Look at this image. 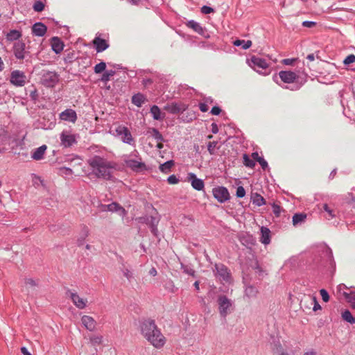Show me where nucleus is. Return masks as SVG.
I'll list each match as a JSON object with an SVG mask.
<instances>
[{"mask_svg":"<svg viewBox=\"0 0 355 355\" xmlns=\"http://www.w3.org/2000/svg\"><path fill=\"white\" fill-rule=\"evenodd\" d=\"M92 173L99 179L106 180H112V170L115 168V164L103 157L94 155L87 160Z\"/></svg>","mask_w":355,"mask_h":355,"instance_id":"f257e3e1","label":"nucleus"},{"mask_svg":"<svg viewBox=\"0 0 355 355\" xmlns=\"http://www.w3.org/2000/svg\"><path fill=\"white\" fill-rule=\"evenodd\" d=\"M141 332L144 337L155 347L160 348L165 343V338L158 329L155 321L145 320L140 325Z\"/></svg>","mask_w":355,"mask_h":355,"instance_id":"f03ea898","label":"nucleus"},{"mask_svg":"<svg viewBox=\"0 0 355 355\" xmlns=\"http://www.w3.org/2000/svg\"><path fill=\"white\" fill-rule=\"evenodd\" d=\"M248 64L251 68H252L254 71L260 74L266 76L270 73V71H263V70H266L268 68L269 64L266 60L262 58L253 55L248 60Z\"/></svg>","mask_w":355,"mask_h":355,"instance_id":"7ed1b4c3","label":"nucleus"},{"mask_svg":"<svg viewBox=\"0 0 355 355\" xmlns=\"http://www.w3.org/2000/svg\"><path fill=\"white\" fill-rule=\"evenodd\" d=\"M220 315L225 318L231 313L233 306V302L225 295H219L217 300Z\"/></svg>","mask_w":355,"mask_h":355,"instance_id":"20e7f679","label":"nucleus"},{"mask_svg":"<svg viewBox=\"0 0 355 355\" xmlns=\"http://www.w3.org/2000/svg\"><path fill=\"white\" fill-rule=\"evenodd\" d=\"M114 136L119 137L123 142L130 145L133 144L134 141L132 135L127 127L118 125L112 130Z\"/></svg>","mask_w":355,"mask_h":355,"instance_id":"39448f33","label":"nucleus"},{"mask_svg":"<svg viewBox=\"0 0 355 355\" xmlns=\"http://www.w3.org/2000/svg\"><path fill=\"white\" fill-rule=\"evenodd\" d=\"M60 76L55 71H44L41 78V83L46 87H53L59 82Z\"/></svg>","mask_w":355,"mask_h":355,"instance_id":"423d86ee","label":"nucleus"},{"mask_svg":"<svg viewBox=\"0 0 355 355\" xmlns=\"http://www.w3.org/2000/svg\"><path fill=\"white\" fill-rule=\"evenodd\" d=\"M215 276L220 282L230 283L231 276L228 268L222 263H216L215 265V270H214Z\"/></svg>","mask_w":355,"mask_h":355,"instance_id":"0eeeda50","label":"nucleus"},{"mask_svg":"<svg viewBox=\"0 0 355 355\" xmlns=\"http://www.w3.org/2000/svg\"><path fill=\"white\" fill-rule=\"evenodd\" d=\"M10 82L16 87H23L26 83V76L21 71L14 70L11 72Z\"/></svg>","mask_w":355,"mask_h":355,"instance_id":"6e6552de","label":"nucleus"},{"mask_svg":"<svg viewBox=\"0 0 355 355\" xmlns=\"http://www.w3.org/2000/svg\"><path fill=\"white\" fill-rule=\"evenodd\" d=\"M67 295L78 309H83L87 307V299L81 297L77 293L71 291H68Z\"/></svg>","mask_w":355,"mask_h":355,"instance_id":"1a4fd4ad","label":"nucleus"},{"mask_svg":"<svg viewBox=\"0 0 355 355\" xmlns=\"http://www.w3.org/2000/svg\"><path fill=\"white\" fill-rule=\"evenodd\" d=\"M125 165L136 172L142 171L146 169V164L141 161V158L137 159L128 157L124 159Z\"/></svg>","mask_w":355,"mask_h":355,"instance_id":"9d476101","label":"nucleus"},{"mask_svg":"<svg viewBox=\"0 0 355 355\" xmlns=\"http://www.w3.org/2000/svg\"><path fill=\"white\" fill-rule=\"evenodd\" d=\"M214 197L220 203H223L230 199V193L227 188L217 187L213 189Z\"/></svg>","mask_w":355,"mask_h":355,"instance_id":"9b49d317","label":"nucleus"},{"mask_svg":"<svg viewBox=\"0 0 355 355\" xmlns=\"http://www.w3.org/2000/svg\"><path fill=\"white\" fill-rule=\"evenodd\" d=\"M13 53L18 60H24L26 58L27 51H26V44L23 41H17L13 45Z\"/></svg>","mask_w":355,"mask_h":355,"instance_id":"f8f14e48","label":"nucleus"},{"mask_svg":"<svg viewBox=\"0 0 355 355\" xmlns=\"http://www.w3.org/2000/svg\"><path fill=\"white\" fill-rule=\"evenodd\" d=\"M60 139L61 145L64 148L70 147L76 142L75 135L67 130L61 132Z\"/></svg>","mask_w":355,"mask_h":355,"instance_id":"ddd939ff","label":"nucleus"},{"mask_svg":"<svg viewBox=\"0 0 355 355\" xmlns=\"http://www.w3.org/2000/svg\"><path fill=\"white\" fill-rule=\"evenodd\" d=\"M186 26L193 30L196 33H198L199 35L203 36L205 38H209V35L207 33L205 28H203L200 23L194 21V20H189L186 23Z\"/></svg>","mask_w":355,"mask_h":355,"instance_id":"4468645a","label":"nucleus"},{"mask_svg":"<svg viewBox=\"0 0 355 355\" xmlns=\"http://www.w3.org/2000/svg\"><path fill=\"white\" fill-rule=\"evenodd\" d=\"M187 180L194 189L197 191H202L204 189V181L202 179L198 178L195 173H189L187 175Z\"/></svg>","mask_w":355,"mask_h":355,"instance_id":"2eb2a0df","label":"nucleus"},{"mask_svg":"<svg viewBox=\"0 0 355 355\" xmlns=\"http://www.w3.org/2000/svg\"><path fill=\"white\" fill-rule=\"evenodd\" d=\"M81 323L83 326L89 331H94L96 329L97 322L90 315H83L81 317Z\"/></svg>","mask_w":355,"mask_h":355,"instance_id":"dca6fc26","label":"nucleus"},{"mask_svg":"<svg viewBox=\"0 0 355 355\" xmlns=\"http://www.w3.org/2000/svg\"><path fill=\"white\" fill-rule=\"evenodd\" d=\"M59 118L62 121L75 123L77 120V114L72 109H67L60 114Z\"/></svg>","mask_w":355,"mask_h":355,"instance_id":"f3484780","label":"nucleus"},{"mask_svg":"<svg viewBox=\"0 0 355 355\" xmlns=\"http://www.w3.org/2000/svg\"><path fill=\"white\" fill-rule=\"evenodd\" d=\"M187 107L184 104H179L177 103H172L164 106L165 110L173 114L182 112Z\"/></svg>","mask_w":355,"mask_h":355,"instance_id":"a211bd4d","label":"nucleus"},{"mask_svg":"<svg viewBox=\"0 0 355 355\" xmlns=\"http://www.w3.org/2000/svg\"><path fill=\"white\" fill-rule=\"evenodd\" d=\"M279 76L281 80L286 83H293L297 77L295 73L291 71H281Z\"/></svg>","mask_w":355,"mask_h":355,"instance_id":"6ab92c4d","label":"nucleus"},{"mask_svg":"<svg viewBox=\"0 0 355 355\" xmlns=\"http://www.w3.org/2000/svg\"><path fill=\"white\" fill-rule=\"evenodd\" d=\"M46 26L41 22H37L34 24L32 27L33 34L38 37L44 36L46 34Z\"/></svg>","mask_w":355,"mask_h":355,"instance_id":"aec40b11","label":"nucleus"},{"mask_svg":"<svg viewBox=\"0 0 355 355\" xmlns=\"http://www.w3.org/2000/svg\"><path fill=\"white\" fill-rule=\"evenodd\" d=\"M52 50L56 53H60L64 49V44L58 37H53L51 40Z\"/></svg>","mask_w":355,"mask_h":355,"instance_id":"412c9836","label":"nucleus"},{"mask_svg":"<svg viewBox=\"0 0 355 355\" xmlns=\"http://www.w3.org/2000/svg\"><path fill=\"white\" fill-rule=\"evenodd\" d=\"M93 44L98 53L105 51L109 46L107 42L105 40L100 38L99 37H95V39L93 41Z\"/></svg>","mask_w":355,"mask_h":355,"instance_id":"4be33fe9","label":"nucleus"},{"mask_svg":"<svg viewBox=\"0 0 355 355\" xmlns=\"http://www.w3.org/2000/svg\"><path fill=\"white\" fill-rule=\"evenodd\" d=\"M107 210L112 212H118L120 216L122 217L125 216L127 214L126 211L124 208L121 207L116 202H112L108 205H107Z\"/></svg>","mask_w":355,"mask_h":355,"instance_id":"5701e85b","label":"nucleus"},{"mask_svg":"<svg viewBox=\"0 0 355 355\" xmlns=\"http://www.w3.org/2000/svg\"><path fill=\"white\" fill-rule=\"evenodd\" d=\"M323 210L326 212L324 217L327 220H331L336 216V210L334 208V206L329 205L327 203H324L322 205Z\"/></svg>","mask_w":355,"mask_h":355,"instance_id":"b1692460","label":"nucleus"},{"mask_svg":"<svg viewBox=\"0 0 355 355\" xmlns=\"http://www.w3.org/2000/svg\"><path fill=\"white\" fill-rule=\"evenodd\" d=\"M89 234V229L86 225H83L78 234L77 243L78 245L84 244L85 240Z\"/></svg>","mask_w":355,"mask_h":355,"instance_id":"393cba45","label":"nucleus"},{"mask_svg":"<svg viewBox=\"0 0 355 355\" xmlns=\"http://www.w3.org/2000/svg\"><path fill=\"white\" fill-rule=\"evenodd\" d=\"M260 241L265 245H268L270 243V231L268 227H261Z\"/></svg>","mask_w":355,"mask_h":355,"instance_id":"a878e982","label":"nucleus"},{"mask_svg":"<svg viewBox=\"0 0 355 355\" xmlns=\"http://www.w3.org/2000/svg\"><path fill=\"white\" fill-rule=\"evenodd\" d=\"M22 36L21 31L10 30L6 35V38L9 42L19 41V38Z\"/></svg>","mask_w":355,"mask_h":355,"instance_id":"bb28decb","label":"nucleus"},{"mask_svg":"<svg viewBox=\"0 0 355 355\" xmlns=\"http://www.w3.org/2000/svg\"><path fill=\"white\" fill-rule=\"evenodd\" d=\"M304 302L309 303L310 305H312L313 306L312 309L315 312L317 311L321 310V309H322V307L320 305V304L318 303L315 296L309 295L308 297H306L304 299Z\"/></svg>","mask_w":355,"mask_h":355,"instance_id":"cd10ccee","label":"nucleus"},{"mask_svg":"<svg viewBox=\"0 0 355 355\" xmlns=\"http://www.w3.org/2000/svg\"><path fill=\"white\" fill-rule=\"evenodd\" d=\"M46 146L42 145L40 147L34 150L31 155V157L35 160H40L43 158V156L46 152Z\"/></svg>","mask_w":355,"mask_h":355,"instance_id":"c85d7f7f","label":"nucleus"},{"mask_svg":"<svg viewBox=\"0 0 355 355\" xmlns=\"http://www.w3.org/2000/svg\"><path fill=\"white\" fill-rule=\"evenodd\" d=\"M150 113L155 120H162L164 118V114L162 113L160 109L157 105L151 107Z\"/></svg>","mask_w":355,"mask_h":355,"instance_id":"c756f323","label":"nucleus"},{"mask_svg":"<svg viewBox=\"0 0 355 355\" xmlns=\"http://www.w3.org/2000/svg\"><path fill=\"white\" fill-rule=\"evenodd\" d=\"M55 125V120H50L47 122H45V118L42 119V121H40V125H37V128H41L44 130H51L53 129Z\"/></svg>","mask_w":355,"mask_h":355,"instance_id":"7c9ffc66","label":"nucleus"},{"mask_svg":"<svg viewBox=\"0 0 355 355\" xmlns=\"http://www.w3.org/2000/svg\"><path fill=\"white\" fill-rule=\"evenodd\" d=\"M306 218V214H303V213L295 214L293 216V224L294 226L300 225L305 221Z\"/></svg>","mask_w":355,"mask_h":355,"instance_id":"2f4dec72","label":"nucleus"},{"mask_svg":"<svg viewBox=\"0 0 355 355\" xmlns=\"http://www.w3.org/2000/svg\"><path fill=\"white\" fill-rule=\"evenodd\" d=\"M121 272L129 282H131L135 279L134 273L132 270L129 268L123 266V267L121 268Z\"/></svg>","mask_w":355,"mask_h":355,"instance_id":"473e14b6","label":"nucleus"},{"mask_svg":"<svg viewBox=\"0 0 355 355\" xmlns=\"http://www.w3.org/2000/svg\"><path fill=\"white\" fill-rule=\"evenodd\" d=\"M233 44L236 46H241L244 50L248 49L252 46L251 40H236Z\"/></svg>","mask_w":355,"mask_h":355,"instance_id":"72a5a7b5","label":"nucleus"},{"mask_svg":"<svg viewBox=\"0 0 355 355\" xmlns=\"http://www.w3.org/2000/svg\"><path fill=\"white\" fill-rule=\"evenodd\" d=\"M145 101V97L141 94H137L132 96V103L137 107H141Z\"/></svg>","mask_w":355,"mask_h":355,"instance_id":"f704fd0d","label":"nucleus"},{"mask_svg":"<svg viewBox=\"0 0 355 355\" xmlns=\"http://www.w3.org/2000/svg\"><path fill=\"white\" fill-rule=\"evenodd\" d=\"M258 291L253 286H248L245 289V295L248 298L255 297L257 295Z\"/></svg>","mask_w":355,"mask_h":355,"instance_id":"c9c22d12","label":"nucleus"},{"mask_svg":"<svg viewBox=\"0 0 355 355\" xmlns=\"http://www.w3.org/2000/svg\"><path fill=\"white\" fill-rule=\"evenodd\" d=\"M352 309H355V288L349 291V294H346V299Z\"/></svg>","mask_w":355,"mask_h":355,"instance_id":"e433bc0d","label":"nucleus"},{"mask_svg":"<svg viewBox=\"0 0 355 355\" xmlns=\"http://www.w3.org/2000/svg\"><path fill=\"white\" fill-rule=\"evenodd\" d=\"M174 162L173 160L167 161L159 166V170L163 173H167L171 171Z\"/></svg>","mask_w":355,"mask_h":355,"instance_id":"4c0bfd02","label":"nucleus"},{"mask_svg":"<svg viewBox=\"0 0 355 355\" xmlns=\"http://www.w3.org/2000/svg\"><path fill=\"white\" fill-rule=\"evenodd\" d=\"M252 202L259 207L264 205L266 203V200L260 194L258 193H255L253 196Z\"/></svg>","mask_w":355,"mask_h":355,"instance_id":"58836bf2","label":"nucleus"},{"mask_svg":"<svg viewBox=\"0 0 355 355\" xmlns=\"http://www.w3.org/2000/svg\"><path fill=\"white\" fill-rule=\"evenodd\" d=\"M342 317H343L344 320L349 322L350 324H354L355 323V318L352 316V313L348 310H345L342 313Z\"/></svg>","mask_w":355,"mask_h":355,"instance_id":"ea45409f","label":"nucleus"},{"mask_svg":"<svg viewBox=\"0 0 355 355\" xmlns=\"http://www.w3.org/2000/svg\"><path fill=\"white\" fill-rule=\"evenodd\" d=\"M348 288L343 284H339L337 286L336 291L338 294L343 295L346 299V294L348 295Z\"/></svg>","mask_w":355,"mask_h":355,"instance_id":"a19ab883","label":"nucleus"},{"mask_svg":"<svg viewBox=\"0 0 355 355\" xmlns=\"http://www.w3.org/2000/svg\"><path fill=\"white\" fill-rule=\"evenodd\" d=\"M243 164L245 166H246L247 167H249V168H254V166H255V162L253 159H251L249 156L246 154H244L243 155Z\"/></svg>","mask_w":355,"mask_h":355,"instance_id":"79ce46f5","label":"nucleus"},{"mask_svg":"<svg viewBox=\"0 0 355 355\" xmlns=\"http://www.w3.org/2000/svg\"><path fill=\"white\" fill-rule=\"evenodd\" d=\"M59 173L62 176L68 178L73 175V171L67 167H61L59 168Z\"/></svg>","mask_w":355,"mask_h":355,"instance_id":"37998d69","label":"nucleus"},{"mask_svg":"<svg viewBox=\"0 0 355 355\" xmlns=\"http://www.w3.org/2000/svg\"><path fill=\"white\" fill-rule=\"evenodd\" d=\"M218 142L217 141H211L209 142L207 144V150L210 155H214L216 153V149L218 148L217 147Z\"/></svg>","mask_w":355,"mask_h":355,"instance_id":"c03bdc74","label":"nucleus"},{"mask_svg":"<svg viewBox=\"0 0 355 355\" xmlns=\"http://www.w3.org/2000/svg\"><path fill=\"white\" fill-rule=\"evenodd\" d=\"M157 223L158 221L155 218L151 217L150 231L156 236H157L158 232L157 227Z\"/></svg>","mask_w":355,"mask_h":355,"instance_id":"a18cd8bd","label":"nucleus"},{"mask_svg":"<svg viewBox=\"0 0 355 355\" xmlns=\"http://www.w3.org/2000/svg\"><path fill=\"white\" fill-rule=\"evenodd\" d=\"M37 284L33 279H26L25 280V288L28 293H29V288H35Z\"/></svg>","mask_w":355,"mask_h":355,"instance_id":"49530a36","label":"nucleus"},{"mask_svg":"<svg viewBox=\"0 0 355 355\" xmlns=\"http://www.w3.org/2000/svg\"><path fill=\"white\" fill-rule=\"evenodd\" d=\"M106 68V64L104 62H101L94 67V72L100 73L103 72Z\"/></svg>","mask_w":355,"mask_h":355,"instance_id":"de8ad7c7","label":"nucleus"},{"mask_svg":"<svg viewBox=\"0 0 355 355\" xmlns=\"http://www.w3.org/2000/svg\"><path fill=\"white\" fill-rule=\"evenodd\" d=\"M33 8L36 12H42L44 8V4L40 1H37L33 4Z\"/></svg>","mask_w":355,"mask_h":355,"instance_id":"09e8293b","label":"nucleus"},{"mask_svg":"<svg viewBox=\"0 0 355 355\" xmlns=\"http://www.w3.org/2000/svg\"><path fill=\"white\" fill-rule=\"evenodd\" d=\"M152 136L155 139H156L157 141H163V137L162 134L155 128H153L151 132Z\"/></svg>","mask_w":355,"mask_h":355,"instance_id":"8fccbe9b","label":"nucleus"},{"mask_svg":"<svg viewBox=\"0 0 355 355\" xmlns=\"http://www.w3.org/2000/svg\"><path fill=\"white\" fill-rule=\"evenodd\" d=\"M91 343L94 345H101L103 341V336H94L90 338Z\"/></svg>","mask_w":355,"mask_h":355,"instance_id":"3c124183","label":"nucleus"},{"mask_svg":"<svg viewBox=\"0 0 355 355\" xmlns=\"http://www.w3.org/2000/svg\"><path fill=\"white\" fill-rule=\"evenodd\" d=\"M355 62V55L353 54H350L347 55L345 59L343 61V63L345 65H349L350 64H352Z\"/></svg>","mask_w":355,"mask_h":355,"instance_id":"603ef678","label":"nucleus"},{"mask_svg":"<svg viewBox=\"0 0 355 355\" xmlns=\"http://www.w3.org/2000/svg\"><path fill=\"white\" fill-rule=\"evenodd\" d=\"M245 195V189L242 186H239L236 189V196L238 198H243Z\"/></svg>","mask_w":355,"mask_h":355,"instance_id":"864d4df0","label":"nucleus"},{"mask_svg":"<svg viewBox=\"0 0 355 355\" xmlns=\"http://www.w3.org/2000/svg\"><path fill=\"white\" fill-rule=\"evenodd\" d=\"M320 295L322 297V300L324 302H327L329 300V295L327 291L325 289H321L320 291Z\"/></svg>","mask_w":355,"mask_h":355,"instance_id":"5fc2aeb1","label":"nucleus"},{"mask_svg":"<svg viewBox=\"0 0 355 355\" xmlns=\"http://www.w3.org/2000/svg\"><path fill=\"white\" fill-rule=\"evenodd\" d=\"M114 72L113 71H105L102 76L103 81H108L110 78L114 75Z\"/></svg>","mask_w":355,"mask_h":355,"instance_id":"6e6d98bb","label":"nucleus"},{"mask_svg":"<svg viewBox=\"0 0 355 355\" xmlns=\"http://www.w3.org/2000/svg\"><path fill=\"white\" fill-rule=\"evenodd\" d=\"M167 181L171 184H175L179 182V179L175 175H171L168 178Z\"/></svg>","mask_w":355,"mask_h":355,"instance_id":"4d7b16f0","label":"nucleus"},{"mask_svg":"<svg viewBox=\"0 0 355 355\" xmlns=\"http://www.w3.org/2000/svg\"><path fill=\"white\" fill-rule=\"evenodd\" d=\"M201 12L203 14L207 15L214 12V9L209 6H203L201 8Z\"/></svg>","mask_w":355,"mask_h":355,"instance_id":"13d9d810","label":"nucleus"},{"mask_svg":"<svg viewBox=\"0 0 355 355\" xmlns=\"http://www.w3.org/2000/svg\"><path fill=\"white\" fill-rule=\"evenodd\" d=\"M272 207L274 214L276 216H279L281 213V207L279 205H276L275 203L272 204Z\"/></svg>","mask_w":355,"mask_h":355,"instance_id":"bf43d9fd","label":"nucleus"},{"mask_svg":"<svg viewBox=\"0 0 355 355\" xmlns=\"http://www.w3.org/2000/svg\"><path fill=\"white\" fill-rule=\"evenodd\" d=\"M182 268L184 270V272L189 275L194 276L195 270L187 266H182Z\"/></svg>","mask_w":355,"mask_h":355,"instance_id":"052dcab7","label":"nucleus"},{"mask_svg":"<svg viewBox=\"0 0 355 355\" xmlns=\"http://www.w3.org/2000/svg\"><path fill=\"white\" fill-rule=\"evenodd\" d=\"M315 24H316V23L315 21H304L302 22V26L306 28H312Z\"/></svg>","mask_w":355,"mask_h":355,"instance_id":"680f3d73","label":"nucleus"},{"mask_svg":"<svg viewBox=\"0 0 355 355\" xmlns=\"http://www.w3.org/2000/svg\"><path fill=\"white\" fill-rule=\"evenodd\" d=\"M199 108L201 112H205L208 110V105L203 101L199 104Z\"/></svg>","mask_w":355,"mask_h":355,"instance_id":"e2e57ef3","label":"nucleus"},{"mask_svg":"<svg viewBox=\"0 0 355 355\" xmlns=\"http://www.w3.org/2000/svg\"><path fill=\"white\" fill-rule=\"evenodd\" d=\"M258 162L263 170L268 167V163L263 157L259 158Z\"/></svg>","mask_w":355,"mask_h":355,"instance_id":"0e129e2a","label":"nucleus"},{"mask_svg":"<svg viewBox=\"0 0 355 355\" xmlns=\"http://www.w3.org/2000/svg\"><path fill=\"white\" fill-rule=\"evenodd\" d=\"M346 202L349 204L355 203V196L352 193H349L347 194V198Z\"/></svg>","mask_w":355,"mask_h":355,"instance_id":"69168bd1","label":"nucleus"},{"mask_svg":"<svg viewBox=\"0 0 355 355\" xmlns=\"http://www.w3.org/2000/svg\"><path fill=\"white\" fill-rule=\"evenodd\" d=\"M295 61V59L293 58H286L282 60V62L285 65H292L294 62Z\"/></svg>","mask_w":355,"mask_h":355,"instance_id":"338daca9","label":"nucleus"},{"mask_svg":"<svg viewBox=\"0 0 355 355\" xmlns=\"http://www.w3.org/2000/svg\"><path fill=\"white\" fill-rule=\"evenodd\" d=\"M221 112V110L219 107L218 106H214L212 107L211 110V113L213 114V115H218Z\"/></svg>","mask_w":355,"mask_h":355,"instance_id":"774afa93","label":"nucleus"}]
</instances>
